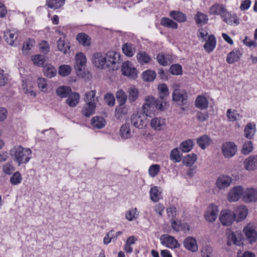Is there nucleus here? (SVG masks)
I'll list each match as a JSON object with an SVG mask.
<instances>
[{"label": "nucleus", "mask_w": 257, "mask_h": 257, "mask_svg": "<svg viewBox=\"0 0 257 257\" xmlns=\"http://www.w3.org/2000/svg\"><path fill=\"white\" fill-rule=\"evenodd\" d=\"M219 220L223 225L229 226L235 220V214L229 210H222L220 212Z\"/></svg>", "instance_id": "6"}, {"label": "nucleus", "mask_w": 257, "mask_h": 257, "mask_svg": "<svg viewBox=\"0 0 257 257\" xmlns=\"http://www.w3.org/2000/svg\"><path fill=\"white\" fill-rule=\"evenodd\" d=\"M247 214V209L244 206H240L236 210L235 214V220L237 222L244 219Z\"/></svg>", "instance_id": "25"}, {"label": "nucleus", "mask_w": 257, "mask_h": 257, "mask_svg": "<svg viewBox=\"0 0 257 257\" xmlns=\"http://www.w3.org/2000/svg\"><path fill=\"white\" fill-rule=\"evenodd\" d=\"M244 135L246 138L251 139L255 132V125L252 123H248L244 130Z\"/></svg>", "instance_id": "32"}, {"label": "nucleus", "mask_w": 257, "mask_h": 257, "mask_svg": "<svg viewBox=\"0 0 257 257\" xmlns=\"http://www.w3.org/2000/svg\"><path fill=\"white\" fill-rule=\"evenodd\" d=\"M131 123L136 128L143 129L148 123V119L142 115V113L137 112L133 113L131 117Z\"/></svg>", "instance_id": "4"}, {"label": "nucleus", "mask_w": 257, "mask_h": 257, "mask_svg": "<svg viewBox=\"0 0 257 257\" xmlns=\"http://www.w3.org/2000/svg\"><path fill=\"white\" fill-rule=\"evenodd\" d=\"M226 234L228 239L227 243V244L228 245H230L231 241H232L234 244H235L236 245L239 246L241 244H242V235L240 231H236L234 232L229 229L227 230Z\"/></svg>", "instance_id": "8"}, {"label": "nucleus", "mask_w": 257, "mask_h": 257, "mask_svg": "<svg viewBox=\"0 0 257 257\" xmlns=\"http://www.w3.org/2000/svg\"><path fill=\"white\" fill-rule=\"evenodd\" d=\"M137 57L139 62L141 64L148 63L151 60L150 57L145 52L139 53Z\"/></svg>", "instance_id": "49"}, {"label": "nucleus", "mask_w": 257, "mask_h": 257, "mask_svg": "<svg viewBox=\"0 0 257 257\" xmlns=\"http://www.w3.org/2000/svg\"><path fill=\"white\" fill-rule=\"evenodd\" d=\"M145 102L142 107L140 113H142V115L146 118L152 117L156 109L161 111L164 110L166 103L164 104L163 102L159 99H156L153 96H148L145 97Z\"/></svg>", "instance_id": "1"}, {"label": "nucleus", "mask_w": 257, "mask_h": 257, "mask_svg": "<svg viewBox=\"0 0 257 257\" xmlns=\"http://www.w3.org/2000/svg\"><path fill=\"white\" fill-rule=\"evenodd\" d=\"M80 95L77 92H71L66 100V103L70 107H74L79 103Z\"/></svg>", "instance_id": "21"}, {"label": "nucleus", "mask_w": 257, "mask_h": 257, "mask_svg": "<svg viewBox=\"0 0 257 257\" xmlns=\"http://www.w3.org/2000/svg\"><path fill=\"white\" fill-rule=\"evenodd\" d=\"M92 62L97 68L104 69L108 67L105 54L95 53L92 57Z\"/></svg>", "instance_id": "7"}, {"label": "nucleus", "mask_w": 257, "mask_h": 257, "mask_svg": "<svg viewBox=\"0 0 257 257\" xmlns=\"http://www.w3.org/2000/svg\"><path fill=\"white\" fill-rule=\"evenodd\" d=\"M211 139L207 135H203L197 139V144L202 149H204L207 146H209L211 143Z\"/></svg>", "instance_id": "34"}, {"label": "nucleus", "mask_w": 257, "mask_h": 257, "mask_svg": "<svg viewBox=\"0 0 257 257\" xmlns=\"http://www.w3.org/2000/svg\"><path fill=\"white\" fill-rule=\"evenodd\" d=\"M119 133L121 138L124 139L131 138V133L130 124L128 123L123 124L120 128Z\"/></svg>", "instance_id": "38"}, {"label": "nucleus", "mask_w": 257, "mask_h": 257, "mask_svg": "<svg viewBox=\"0 0 257 257\" xmlns=\"http://www.w3.org/2000/svg\"><path fill=\"white\" fill-rule=\"evenodd\" d=\"M116 98L119 104H124L127 100V95L124 91L120 89L116 93Z\"/></svg>", "instance_id": "50"}, {"label": "nucleus", "mask_w": 257, "mask_h": 257, "mask_svg": "<svg viewBox=\"0 0 257 257\" xmlns=\"http://www.w3.org/2000/svg\"><path fill=\"white\" fill-rule=\"evenodd\" d=\"M86 63V57L82 53H79L76 54L75 56V65H74V68L78 76H83V70L84 69V67Z\"/></svg>", "instance_id": "5"}, {"label": "nucleus", "mask_w": 257, "mask_h": 257, "mask_svg": "<svg viewBox=\"0 0 257 257\" xmlns=\"http://www.w3.org/2000/svg\"><path fill=\"white\" fill-rule=\"evenodd\" d=\"M156 73L155 71L149 70L144 72L142 74V77L144 81L150 82L153 81L156 78Z\"/></svg>", "instance_id": "48"}, {"label": "nucleus", "mask_w": 257, "mask_h": 257, "mask_svg": "<svg viewBox=\"0 0 257 257\" xmlns=\"http://www.w3.org/2000/svg\"><path fill=\"white\" fill-rule=\"evenodd\" d=\"M227 116L230 121H234L238 118L239 114L236 110L232 111L231 109H228L227 111Z\"/></svg>", "instance_id": "63"}, {"label": "nucleus", "mask_w": 257, "mask_h": 257, "mask_svg": "<svg viewBox=\"0 0 257 257\" xmlns=\"http://www.w3.org/2000/svg\"><path fill=\"white\" fill-rule=\"evenodd\" d=\"M31 60L34 65L37 66H44L43 65L46 62L45 56L43 55L37 54L32 56Z\"/></svg>", "instance_id": "36"}, {"label": "nucleus", "mask_w": 257, "mask_h": 257, "mask_svg": "<svg viewBox=\"0 0 257 257\" xmlns=\"http://www.w3.org/2000/svg\"><path fill=\"white\" fill-rule=\"evenodd\" d=\"M221 150L224 156L229 158L235 155L237 151V147L233 143L226 142L222 145Z\"/></svg>", "instance_id": "10"}, {"label": "nucleus", "mask_w": 257, "mask_h": 257, "mask_svg": "<svg viewBox=\"0 0 257 257\" xmlns=\"http://www.w3.org/2000/svg\"><path fill=\"white\" fill-rule=\"evenodd\" d=\"M122 50L123 53L127 56L132 57L135 53V49L132 44L125 43L122 45Z\"/></svg>", "instance_id": "47"}, {"label": "nucleus", "mask_w": 257, "mask_h": 257, "mask_svg": "<svg viewBox=\"0 0 257 257\" xmlns=\"http://www.w3.org/2000/svg\"><path fill=\"white\" fill-rule=\"evenodd\" d=\"M158 89L160 91V96L158 99L163 101L164 97L169 95L168 88L165 84H162L159 85Z\"/></svg>", "instance_id": "53"}, {"label": "nucleus", "mask_w": 257, "mask_h": 257, "mask_svg": "<svg viewBox=\"0 0 257 257\" xmlns=\"http://www.w3.org/2000/svg\"><path fill=\"white\" fill-rule=\"evenodd\" d=\"M160 170V167L159 165H152L149 168V173L151 177H154L158 175Z\"/></svg>", "instance_id": "61"}, {"label": "nucleus", "mask_w": 257, "mask_h": 257, "mask_svg": "<svg viewBox=\"0 0 257 257\" xmlns=\"http://www.w3.org/2000/svg\"><path fill=\"white\" fill-rule=\"evenodd\" d=\"M243 200L247 203L257 201V190L254 188H247L244 190Z\"/></svg>", "instance_id": "12"}, {"label": "nucleus", "mask_w": 257, "mask_h": 257, "mask_svg": "<svg viewBox=\"0 0 257 257\" xmlns=\"http://www.w3.org/2000/svg\"><path fill=\"white\" fill-rule=\"evenodd\" d=\"M161 25L167 28L177 29L178 24L172 20L168 18H163L161 20Z\"/></svg>", "instance_id": "43"}, {"label": "nucleus", "mask_w": 257, "mask_h": 257, "mask_svg": "<svg viewBox=\"0 0 257 257\" xmlns=\"http://www.w3.org/2000/svg\"><path fill=\"white\" fill-rule=\"evenodd\" d=\"M57 47L58 50L64 54L69 52L70 46L69 43H67L62 38H60L57 41Z\"/></svg>", "instance_id": "35"}, {"label": "nucleus", "mask_w": 257, "mask_h": 257, "mask_svg": "<svg viewBox=\"0 0 257 257\" xmlns=\"http://www.w3.org/2000/svg\"><path fill=\"white\" fill-rule=\"evenodd\" d=\"M195 19L197 24H206L208 21L207 16L203 13L200 12H198Z\"/></svg>", "instance_id": "56"}, {"label": "nucleus", "mask_w": 257, "mask_h": 257, "mask_svg": "<svg viewBox=\"0 0 257 257\" xmlns=\"http://www.w3.org/2000/svg\"><path fill=\"white\" fill-rule=\"evenodd\" d=\"M193 145L194 143L192 140H188L180 144V148L183 152L188 153L192 150Z\"/></svg>", "instance_id": "45"}, {"label": "nucleus", "mask_w": 257, "mask_h": 257, "mask_svg": "<svg viewBox=\"0 0 257 257\" xmlns=\"http://www.w3.org/2000/svg\"><path fill=\"white\" fill-rule=\"evenodd\" d=\"M91 123L93 127L100 129L105 126L106 122L102 117L94 116L91 119Z\"/></svg>", "instance_id": "30"}, {"label": "nucleus", "mask_w": 257, "mask_h": 257, "mask_svg": "<svg viewBox=\"0 0 257 257\" xmlns=\"http://www.w3.org/2000/svg\"><path fill=\"white\" fill-rule=\"evenodd\" d=\"M128 109L124 104H119L115 111V116L117 119H120L123 115L127 113Z\"/></svg>", "instance_id": "37"}, {"label": "nucleus", "mask_w": 257, "mask_h": 257, "mask_svg": "<svg viewBox=\"0 0 257 257\" xmlns=\"http://www.w3.org/2000/svg\"><path fill=\"white\" fill-rule=\"evenodd\" d=\"M65 0H46L47 5L51 9L60 8L65 3Z\"/></svg>", "instance_id": "44"}, {"label": "nucleus", "mask_w": 257, "mask_h": 257, "mask_svg": "<svg viewBox=\"0 0 257 257\" xmlns=\"http://www.w3.org/2000/svg\"><path fill=\"white\" fill-rule=\"evenodd\" d=\"M71 68L67 65H64L60 66L59 68V74L63 77L68 76L71 72Z\"/></svg>", "instance_id": "58"}, {"label": "nucleus", "mask_w": 257, "mask_h": 257, "mask_svg": "<svg viewBox=\"0 0 257 257\" xmlns=\"http://www.w3.org/2000/svg\"><path fill=\"white\" fill-rule=\"evenodd\" d=\"M244 168L249 171H252L257 168V156H250L243 162Z\"/></svg>", "instance_id": "14"}, {"label": "nucleus", "mask_w": 257, "mask_h": 257, "mask_svg": "<svg viewBox=\"0 0 257 257\" xmlns=\"http://www.w3.org/2000/svg\"><path fill=\"white\" fill-rule=\"evenodd\" d=\"M197 155L195 154L188 155L183 160V164L187 166L193 165L196 161Z\"/></svg>", "instance_id": "52"}, {"label": "nucleus", "mask_w": 257, "mask_h": 257, "mask_svg": "<svg viewBox=\"0 0 257 257\" xmlns=\"http://www.w3.org/2000/svg\"><path fill=\"white\" fill-rule=\"evenodd\" d=\"M173 100L175 101H180L181 105L186 104L187 99V94L185 91L175 89L172 94Z\"/></svg>", "instance_id": "18"}, {"label": "nucleus", "mask_w": 257, "mask_h": 257, "mask_svg": "<svg viewBox=\"0 0 257 257\" xmlns=\"http://www.w3.org/2000/svg\"><path fill=\"white\" fill-rule=\"evenodd\" d=\"M84 100L86 103H95L98 101L97 98L95 97V91L91 90L85 94Z\"/></svg>", "instance_id": "39"}, {"label": "nucleus", "mask_w": 257, "mask_h": 257, "mask_svg": "<svg viewBox=\"0 0 257 257\" xmlns=\"http://www.w3.org/2000/svg\"><path fill=\"white\" fill-rule=\"evenodd\" d=\"M162 244L167 247L175 248L180 246V244L177 240L173 236L168 234H163L160 237Z\"/></svg>", "instance_id": "9"}, {"label": "nucleus", "mask_w": 257, "mask_h": 257, "mask_svg": "<svg viewBox=\"0 0 257 257\" xmlns=\"http://www.w3.org/2000/svg\"><path fill=\"white\" fill-rule=\"evenodd\" d=\"M218 208L216 205H211L209 206L204 216L205 219L209 222L215 220L218 215Z\"/></svg>", "instance_id": "13"}, {"label": "nucleus", "mask_w": 257, "mask_h": 257, "mask_svg": "<svg viewBox=\"0 0 257 257\" xmlns=\"http://www.w3.org/2000/svg\"><path fill=\"white\" fill-rule=\"evenodd\" d=\"M162 192L157 186L151 188L150 191V198L153 202H157L162 198Z\"/></svg>", "instance_id": "27"}, {"label": "nucleus", "mask_w": 257, "mask_h": 257, "mask_svg": "<svg viewBox=\"0 0 257 257\" xmlns=\"http://www.w3.org/2000/svg\"><path fill=\"white\" fill-rule=\"evenodd\" d=\"M196 106L201 109L207 108L208 106V102L207 98L202 96H198L195 101Z\"/></svg>", "instance_id": "33"}, {"label": "nucleus", "mask_w": 257, "mask_h": 257, "mask_svg": "<svg viewBox=\"0 0 257 257\" xmlns=\"http://www.w3.org/2000/svg\"><path fill=\"white\" fill-rule=\"evenodd\" d=\"M253 147L251 141H248L244 143L241 152L243 154L247 155L250 153Z\"/></svg>", "instance_id": "59"}, {"label": "nucleus", "mask_w": 257, "mask_h": 257, "mask_svg": "<svg viewBox=\"0 0 257 257\" xmlns=\"http://www.w3.org/2000/svg\"><path fill=\"white\" fill-rule=\"evenodd\" d=\"M243 192L244 190L241 186H235L229 192L228 199L231 202L236 201L239 199L241 196H243Z\"/></svg>", "instance_id": "11"}, {"label": "nucleus", "mask_w": 257, "mask_h": 257, "mask_svg": "<svg viewBox=\"0 0 257 257\" xmlns=\"http://www.w3.org/2000/svg\"><path fill=\"white\" fill-rule=\"evenodd\" d=\"M158 63L162 66H167L171 64L172 58L170 55H164L159 53L157 56Z\"/></svg>", "instance_id": "31"}, {"label": "nucleus", "mask_w": 257, "mask_h": 257, "mask_svg": "<svg viewBox=\"0 0 257 257\" xmlns=\"http://www.w3.org/2000/svg\"><path fill=\"white\" fill-rule=\"evenodd\" d=\"M169 16L179 23L184 22L187 19L186 15L180 11H172L170 12Z\"/></svg>", "instance_id": "28"}, {"label": "nucleus", "mask_w": 257, "mask_h": 257, "mask_svg": "<svg viewBox=\"0 0 257 257\" xmlns=\"http://www.w3.org/2000/svg\"><path fill=\"white\" fill-rule=\"evenodd\" d=\"M206 41L204 48L207 52L210 53L214 50L216 46L215 37L213 35H210Z\"/></svg>", "instance_id": "24"}, {"label": "nucleus", "mask_w": 257, "mask_h": 257, "mask_svg": "<svg viewBox=\"0 0 257 257\" xmlns=\"http://www.w3.org/2000/svg\"><path fill=\"white\" fill-rule=\"evenodd\" d=\"M35 44V41L34 39L28 38L24 43V45L22 48V51L24 54L27 55L29 53V51L34 46Z\"/></svg>", "instance_id": "42"}, {"label": "nucleus", "mask_w": 257, "mask_h": 257, "mask_svg": "<svg viewBox=\"0 0 257 257\" xmlns=\"http://www.w3.org/2000/svg\"><path fill=\"white\" fill-rule=\"evenodd\" d=\"M127 93L128 94V100L132 102H134L138 98L139 91L135 87L129 88L127 90Z\"/></svg>", "instance_id": "46"}, {"label": "nucleus", "mask_w": 257, "mask_h": 257, "mask_svg": "<svg viewBox=\"0 0 257 257\" xmlns=\"http://www.w3.org/2000/svg\"><path fill=\"white\" fill-rule=\"evenodd\" d=\"M105 55L108 67H110L111 65H114L120 63V55L118 53L110 51L105 54Z\"/></svg>", "instance_id": "16"}, {"label": "nucleus", "mask_w": 257, "mask_h": 257, "mask_svg": "<svg viewBox=\"0 0 257 257\" xmlns=\"http://www.w3.org/2000/svg\"><path fill=\"white\" fill-rule=\"evenodd\" d=\"M77 40L84 46H89L90 45V38L84 33H80L77 35Z\"/></svg>", "instance_id": "40"}, {"label": "nucleus", "mask_w": 257, "mask_h": 257, "mask_svg": "<svg viewBox=\"0 0 257 257\" xmlns=\"http://www.w3.org/2000/svg\"><path fill=\"white\" fill-rule=\"evenodd\" d=\"M202 257H213V249L211 247L208 245L203 246L201 249Z\"/></svg>", "instance_id": "57"}, {"label": "nucleus", "mask_w": 257, "mask_h": 257, "mask_svg": "<svg viewBox=\"0 0 257 257\" xmlns=\"http://www.w3.org/2000/svg\"><path fill=\"white\" fill-rule=\"evenodd\" d=\"M71 92V89L68 86H60L56 90V94L61 98L68 97Z\"/></svg>", "instance_id": "41"}, {"label": "nucleus", "mask_w": 257, "mask_h": 257, "mask_svg": "<svg viewBox=\"0 0 257 257\" xmlns=\"http://www.w3.org/2000/svg\"><path fill=\"white\" fill-rule=\"evenodd\" d=\"M243 231L250 243H252L256 241L257 233L252 226L247 225L244 228Z\"/></svg>", "instance_id": "17"}, {"label": "nucleus", "mask_w": 257, "mask_h": 257, "mask_svg": "<svg viewBox=\"0 0 257 257\" xmlns=\"http://www.w3.org/2000/svg\"><path fill=\"white\" fill-rule=\"evenodd\" d=\"M105 102L110 106H113L115 104V98L112 93L106 94L104 97Z\"/></svg>", "instance_id": "60"}, {"label": "nucleus", "mask_w": 257, "mask_h": 257, "mask_svg": "<svg viewBox=\"0 0 257 257\" xmlns=\"http://www.w3.org/2000/svg\"><path fill=\"white\" fill-rule=\"evenodd\" d=\"M43 72L45 76L51 78L56 75L57 70L51 64H47L43 66Z\"/></svg>", "instance_id": "26"}, {"label": "nucleus", "mask_w": 257, "mask_h": 257, "mask_svg": "<svg viewBox=\"0 0 257 257\" xmlns=\"http://www.w3.org/2000/svg\"><path fill=\"white\" fill-rule=\"evenodd\" d=\"M22 177L21 173L19 171L16 172L11 176L10 178V182L13 185H17L21 183Z\"/></svg>", "instance_id": "54"}, {"label": "nucleus", "mask_w": 257, "mask_h": 257, "mask_svg": "<svg viewBox=\"0 0 257 257\" xmlns=\"http://www.w3.org/2000/svg\"><path fill=\"white\" fill-rule=\"evenodd\" d=\"M186 248L192 252H196L198 250L197 242L192 237H188L185 239L183 242Z\"/></svg>", "instance_id": "22"}, {"label": "nucleus", "mask_w": 257, "mask_h": 257, "mask_svg": "<svg viewBox=\"0 0 257 257\" xmlns=\"http://www.w3.org/2000/svg\"><path fill=\"white\" fill-rule=\"evenodd\" d=\"M209 13L212 15H219L222 18L223 22L228 24L232 23V18L229 14L222 5L215 4L213 5L209 10Z\"/></svg>", "instance_id": "3"}, {"label": "nucleus", "mask_w": 257, "mask_h": 257, "mask_svg": "<svg viewBox=\"0 0 257 257\" xmlns=\"http://www.w3.org/2000/svg\"><path fill=\"white\" fill-rule=\"evenodd\" d=\"M122 74L124 75L128 76L134 78L137 75V70L133 67L129 62H126L123 63L121 68Z\"/></svg>", "instance_id": "15"}, {"label": "nucleus", "mask_w": 257, "mask_h": 257, "mask_svg": "<svg viewBox=\"0 0 257 257\" xmlns=\"http://www.w3.org/2000/svg\"><path fill=\"white\" fill-rule=\"evenodd\" d=\"M17 36L15 33H12L11 31H8L5 32L4 33V38L5 41L10 45H13L14 42L17 39Z\"/></svg>", "instance_id": "51"}, {"label": "nucleus", "mask_w": 257, "mask_h": 257, "mask_svg": "<svg viewBox=\"0 0 257 257\" xmlns=\"http://www.w3.org/2000/svg\"><path fill=\"white\" fill-rule=\"evenodd\" d=\"M95 108V103H86L82 107L81 113L84 116L89 117L94 113Z\"/></svg>", "instance_id": "23"}, {"label": "nucleus", "mask_w": 257, "mask_h": 257, "mask_svg": "<svg viewBox=\"0 0 257 257\" xmlns=\"http://www.w3.org/2000/svg\"><path fill=\"white\" fill-rule=\"evenodd\" d=\"M232 182V179L227 176L219 177L216 181V184L219 189H224L230 186Z\"/></svg>", "instance_id": "19"}, {"label": "nucleus", "mask_w": 257, "mask_h": 257, "mask_svg": "<svg viewBox=\"0 0 257 257\" xmlns=\"http://www.w3.org/2000/svg\"><path fill=\"white\" fill-rule=\"evenodd\" d=\"M181 154L178 148L173 149L171 152L170 159L174 162H179L181 160Z\"/></svg>", "instance_id": "55"}, {"label": "nucleus", "mask_w": 257, "mask_h": 257, "mask_svg": "<svg viewBox=\"0 0 257 257\" xmlns=\"http://www.w3.org/2000/svg\"><path fill=\"white\" fill-rule=\"evenodd\" d=\"M14 160L20 166L28 163L31 158L32 151L30 149L23 148L21 146L14 147L11 150Z\"/></svg>", "instance_id": "2"}, {"label": "nucleus", "mask_w": 257, "mask_h": 257, "mask_svg": "<svg viewBox=\"0 0 257 257\" xmlns=\"http://www.w3.org/2000/svg\"><path fill=\"white\" fill-rule=\"evenodd\" d=\"M137 211V209L136 208L130 210L125 214L126 219L128 221H132L134 219H136L137 218V216H136Z\"/></svg>", "instance_id": "64"}, {"label": "nucleus", "mask_w": 257, "mask_h": 257, "mask_svg": "<svg viewBox=\"0 0 257 257\" xmlns=\"http://www.w3.org/2000/svg\"><path fill=\"white\" fill-rule=\"evenodd\" d=\"M165 124V119L161 117H155L151 121V126L156 130L160 131Z\"/></svg>", "instance_id": "29"}, {"label": "nucleus", "mask_w": 257, "mask_h": 257, "mask_svg": "<svg viewBox=\"0 0 257 257\" xmlns=\"http://www.w3.org/2000/svg\"><path fill=\"white\" fill-rule=\"evenodd\" d=\"M242 55V52L239 49H234L227 56L226 61L229 64H233L238 61Z\"/></svg>", "instance_id": "20"}, {"label": "nucleus", "mask_w": 257, "mask_h": 257, "mask_svg": "<svg viewBox=\"0 0 257 257\" xmlns=\"http://www.w3.org/2000/svg\"><path fill=\"white\" fill-rule=\"evenodd\" d=\"M170 72L173 75H180L182 74V67L179 64H174L170 68Z\"/></svg>", "instance_id": "62"}]
</instances>
